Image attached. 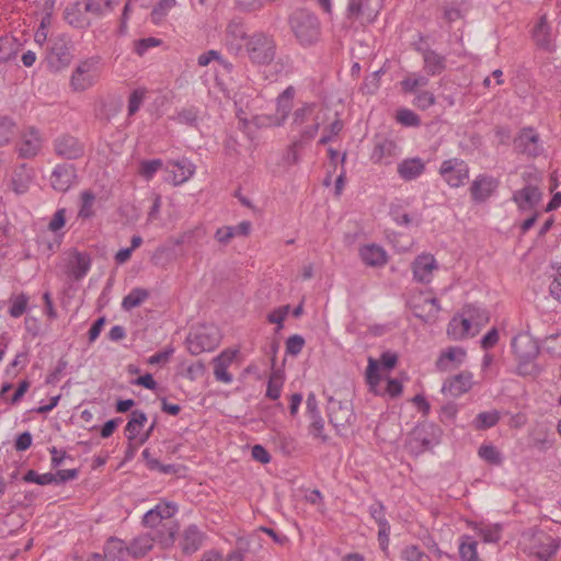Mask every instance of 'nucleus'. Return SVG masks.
I'll use <instances>...</instances> for the list:
<instances>
[{"mask_svg": "<svg viewBox=\"0 0 561 561\" xmlns=\"http://www.w3.org/2000/svg\"><path fill=\"white\" fill-rule=\"evenodd\" d=\"M289 25L301 45H311L320 37V22L309 11L297 10L289 16Z\"/></svg>", "mask_w": 561, "mask_h": 561, "instance_id": "1", "label": "nucleus"}, {"mask_svg": "<svg viewBox=\"0 0 561 561\" xmlns=\"http://www.w3.org/2000/svg\"><path fill=\"white\" fill-rule=\"evenodd\" d=\"M220 343V333L215 325H198L186 337L187 350L192 355L215 350Z\"/></svg>", "mask_w": 561, "mask_h": 561, "instance_id": "2", "label": "nucleus"}, {"mask_svg": "<svg viewBox=\"0 0 561 561\" xmlns=\"http://www.w3.org/2000/svg\"><path fill=\"white\" fill-rule=\"evenodd\" d=\"M244 46L247 54L253 64L267 65L275 58V42L265 33L260 32L249 36Z\"/></svg>", "mask_w": 561, "mask_h": 561, "instance_id": "3", "label": "nucleus"}, {"mask_svg": "<svg viewBox=\"0 0 561 561\" xmlns=\"http://www.w3.org/2000/svg\"><path fill=\"white\" fill-rule=\"evenodd\" d=\"M100 61L99 56H93L82 60L76 67L70 78V85L73 91L83 92L96 82Z\"/></svg>", "mask_w": 561, "mask_h": 561, "instance_id": "4", "label": "nucleus"}, {"mask_svg": "<svg viewBox=\"0 0 561 561\" xmlns=\"http://www.w3.org/2000/svg\"><path fill=\"white\" fill-rule=\"evenodd\" d=\"M327 411L330 423L339 433L348 428L356 419L350 400H339L330 397Z\"/></svg>", "mask_w": 561, "mask_h": 561, "instance_id": "5", "label": "nucleus"}, {"mask_svg": "<svg viewBox=\"0 0 561 561\" xmlns=\"http://www.w3.org/2000/svg\"><path fill=\"white\" fill-rule=\"evenodd\" d=\"M71 43L64 35L51 37L48 42L47 62L51 70L59 71L72 60Z\"/></svg>", "mask_w": 561, "mask_h": 561, "instance_id": "6", "label": "nucleus"}, {"mask_svg": "<svg viewBox=\"0 0 561 561\" xmlns=\"http://www.w3.org/2000/svg\"><path fill=\"white\" fill-rule=\"evenodd\" d=\"M439 173L451 187H459L469 178V168L462 160L450 159L442 163Z\"/></svg>", "mask_w": 561, "mask_h": 561, "instance_id": "7", "label": "nucleus"}, {"mask_svg": "<svg viewBox=\"0 0 561 561\" xmlns=\"http://www.w3.org/2000/svg\"><path fill=\"white\" fill-rule=\"evenodd\" d=\"M55 152L59 158L73 160L84 154V146L73 136L62 135L55 140Z\"/></svg>", "mask_w": 561, "mask_h": 561, "instance_id": "8", "label": "nucleus"}, {"mask_svg": "<svg viewBox=\"0 0 561 561\" xmlns=\"http://www.w3.org/2000/svg\"><path fill=\"white\" fill-rule=\"evenodd\" d=\"M514 148L518 153L537 157L541 152L539 136L533 128H524L514 139Z\"/></svg>", "mask_w": 561, "mask_h": 561, "instance_id": "9", "label": "nucleus"}, {"mask_svg": "<svg viewBox=\"0 0 561 561\" xmlns=\"http://www.w3.org/2000/svg\"><path fill=\"white\" fill-rule=\"evenodd\" d=\"M512 347L518 360H534L540 352L537 341L528 334L515 336L512 341Z\"/></svg>", "mask_w": 561, "mask_h": 561, "instance_id": "10", "label": "nucleus"}, {"mask_svg": "<svg viewBox=\"0 0 561 561\" xmlns=\"http://www.w3.org/2000/svg\"><path fill=\"white\" fill-rule=\"evenodd\" d=\"M499 181L490 175H479L470 187L471 198L476 203L485 202L497 188Z\"/></svg>", "mask_w": 561, "mask_h": 561, "instance_id": "11", "label": "nucleus"}, {"mask_svg": "<svg viewBox=\"0 0 561 561\" xmlns=\"http://www.w3.org/2000/svg\"><path fill=\"white\" fill-rule=\"evenodd\" d=\"M77 180L76 169L72 164H59L50 176V183L55 191L67 192Z\"/></svg>", "mask_w": 561, "mask_h": 561, "instance_id": "12", "label": "nucleus"}, {"mask_svg": "<svg viewBox=\"0 0 561 561\" xmlns=\"http://www.w3.org/2000/svg\"><path fill=\"white\" fill-rule=\"evenodd\" d=\"M244 25L240 20H232L228 23L225 34V43L229 50L240 51L242 48V42L248 41Z\"/></svg>", "mask_w": 561, "mask_h": 561, "instance_id": "13", "label": "nucleus"}, {"mask_svg": "<svg viewBox=\"0 0 561 561\" xmlns=\"http://www.w3.org/2000/svg\"><path fill=\"white\" fill-rule=\"evenodd\" d=\"M542 193L537 186L527 185L522 190L514 192L513 201L523 211L533 210L541 201Z\"/></svg>", "mask_w": 561, "mask_h": 561, "instance_id": "14", "label": "nucleus"}, {"mask_svg": "<svg viewBox=\"0 0 561 561\" xmlns=\"http://www.w3.org/2000/svg\"><path fill=\"white\" fill-rule=\"evenodd\" d=\"M472 387V374L469 371H462L453 378L447 379L443 387L442 391L444 393H448L449 396L457 398L466 392H468Z\"/></svg>", "mask_w": 561, "mask_h": 561, "instance_id": "15", "label": "nucleus"}, {"mask_svg": "<svg viewBox=\"0 0 561 561\" xmlns=\"http://www.w3.org/2000/svg\"><path fill=\"white\" fill-rule=\"evenodd\" d=\"M414 278L420 283H430L433 271L437 268L436 261L431 254L419 255L413 264Z\"/></svg>", "mask_w": 561, "mask_h": 561, "instance_id": "16", "label": "nucleus"}, {"mask_svg": "<svg viewBox=\"0 0 561 561\" xmlns=\"http://www.w3.org/2000/svg\"><path fill=\"white\" fill-rule=\"evenodd\" d=\"M33 178V170L23 163L14 169L10 181V187L18 195L24 194L28 191Z\"/></svg>", "mask_w": 561, "mask_h": 561, "instance_id": "17", "label": "nucleus"}, {"mask_svg": "<svg viewBox=\"0 0 561 561\" xmlns=\"http://www.w3.org/2000/svg\"><path fill=\"white\" fill-rule=\"evenodd\" d=\"M204 541V535L196 525H190L183 533L180 547L185 554L196 552Z\"/></svg>", "mask_w": 561, "mask_h": 561, "instance_id": "18", "label": "nucleus"}, {"mask_svg": "<svg viewBox=\"0 0 561 561\" xmlns=\"http://www.w3.org/2000/svg\"><path fill=\"white\" fill-rule=\"evenodd\" d=\"M417 50L422 53L423 61H424V70L428 76H438L445 70V68H446L445 56H443L430 48H426V49L417 48Z\"/></svg>", "mask_w": 561, "mask_h": 561, "instance_id": "19", "label": "nucleus"}, {"mask_svg": "<svg viewBox=\"0 0 561 561\" xmlns=\"http://www.w3.org/2000/svg\"><path fill=\"white\" fill-rule=\"evenodd\" d=\"M362 261L369 266H382L387 263L385 250L376 244H367L359 249Z\"/></svg>", "mask_w": 561, "mask_h": 561, "instance_id": "20", "label": "nucleus"}, {"mask_svg": "<svg viewBox=\"0 0 561 561\" xmlns=\"http://www.w3.org/2000/svg\"><path fill=\"white\" fill-rule=\"evenodd\" d=\"M236 356V352H222L219 356L215 357L214 363V375L218 381L230 383L232 376L228 373V366Z\"/></svg>", "mask_w": 561, "mask_h": 561, "instance_id": "21", "label": "nucleus"}, {"mask_svg": "<svg viewBox=\"0 0 561 561\" xmlns=\"http://www.w3.org/2000/svg\"><path fill=\"white\" fill-rule=\"evenodd\" d=\"M178 531L179 525L169 520L165 525H161V527L151 530L150 535L154 537V541L159 542L162 548H169L173 546Z\"/></svg>", "mask_w": 561, "mask_h": 561, "instance_id": "22", "label": "nucleus"}, {"mask_svg": "<svg viewBox=\"0 0 561 561\" xmlns=\"http://www.w3.org/2000/svg\"><path fill=\"white\" fill-rule=\"evenodd\" d=\"M424 170L425 164L420 158L405 159L398 165V173L405 181L416 179Z\"/></svg>", "mask_w": 561, "mask_h": 561, "instance_id": "23", "label": "nucleus"}, {"mask_svg": "<svg viewBox=\"0 0 561 561\" xmlns=\"http://www.w3.org/2000/svg\"><path fill=\"white\" fill-rule=\"evenodd\" d=\"M128 554V547L124 545V541L111 537L104 546V559L105 561H123L124 556Z\"/></svg>", "mask_w": 561, "mask_h": 561, "instance_id": "24", "label": "nucleus"}, {"mask_svg": "<svg viewBox=\"0 0 561 561\" xmlns=\"http://www.w3.org/2000/svg\"><path fill=\"white\" fill-rule=\"evenodd\" d=\"M41 149V139L37 133L32 129L28 135H25L18 147L20 157L33 158Z\"/></svg>", "mask_w": 561, "mask_h": 561, "instance_id": "25", "label": "nucleus"}, {"mask_svg": "<svg viewBox=\"0 0 561 561\" xmlns=\"http://www.w3.org/2000/svg\"><path fill=\"white\" fill-rule=\"evenodd\" d=\"M470 328V319L454 317L448 323L447 334L453 340H462L469 335Z\"/></svg>", "mask_w": 561, "mask_h": 561, "instance_id": "26", "label": "nucleus"}, {"mask_svg": "<svg viewBox=\"0 0 561 561\" xmlns=\"http://www.w3.org/2000/svg\"><path fill=\"white\" fill-rule=\"evenodd\" d=\"M154 537L150 533L135 538L128 547V554L134 558H141L153 547Z\"/></svg>", "mask_w": 561, "mask_h": 561, "instance_id": "27", "label": "nucleus"}, {"mask_svg": "<svg viewBox=\"0 0 561 561\" xmlns=\"http://www.w3.org/2000/svg\"><path fill=\"white\" fill-rule=\"evenodd\" d=\"M147 422V415L140 410H134L130 413V419L125 427L128 442L137 438L140 427Z\"/></svg>", "mask_w": 561, "mask_h": 561, "instance_id": "28", "label": "nucleus"}, {"mask_svg": "<svg viewBox=\"0 0 561 561\" xmlns=\"http://www.w3.org/2000/svg\"><path fill=\"white\" fill-rule=\"evenodd\" d=\"M70 266L73 278L79 280L89 272L91 266V259L89 254L84 252H76Z\"/></svg>", "mask_w": 561, "mask_h": 561, "instance_id": "29", "label": "nucleus"}, {"mask_svg": "<svg viewBox=\"0 0 561 561\" xmlns=\"http://www.w3.org/2000/svg\"><path fill=\"white\" fill-rule=\"evenodd\" d=\"M550 28L547 23L546 16H541L538 24L534 30V39L536 44L547 50L551 49V41H550Z\"/></svg>", "mask_w": 561, "mask_h": 561, "instance_id": "30", "label": "nucleus"}, {"mask_svg": "<svg viewBox=\"0 0 561 561\" xmlns=\"http://www.w3.org/2000/svg\"><path fill=\"white\" fill-rule=\"evenodd\" d=\"M149 296L150 294L147 289L136 287L123 298L122 308L126 311H129L136 307H139L145 300L149 298Z\"/></svg>", "mask_w": 561, "mask_h": 561, "instance_id": "31", "label": "nucleus"}, {"mask_svg": "<svg viewBox=\"0 0 561 561\" xmlns=\"http://www.w3.org/2000/svg\"><path fill=\"white\" fill-rule=\"evenodd\" d=\"M254 545L256 548H262V540L256 530L247 537H241L237 540V549L233 552H240L244 558L245 553H256L255 548H251Z\"/></svg>", "mask_w": 561, "mask_h": 561, "instance_id": "32", "label": "nucleus"}, {"mask_svg": "<svg viewBox=\"0 0 561 561\" xmlns=\"http://www.w3.org/2000/svg\"><path fill=\"white\" fill-rule=\"evenodd\" d=\"M463 314L466 319L471 320V327L476 325L477 328H481L486 324L490 320L489 313L474 305H467L463 308Z\"/></svg>", "mask_w": 561, "mask_h": 561, "instance_id": "33", "label": "nucleus"}, {"mask_svg": "<svg viewBox=\"0 0 561 561\" xmlns=\"http://www.w3.org/2000/svg\"><path fill=\"white\" fill-rule=\"evenodd\" d=\"M465 356L466 352L462 348L449 347L446 352L442 353V355L436 362V366L439 370H448V362L461 363Z\"/></svg>", "mask_w": 561, "mask_h": 561, "instance_id": "34", "label": "nucleus"}, {"mask_svg": "<svg viewBox=\"0 0 561 561\" xmlns=\"http://www.w3.org/2000/svg\"><path fill=\"white\" fill-rule=\"evenodd\" d=\"M295 95V89L293 87H288L283 91L282 94L277 98V113L280 114V124L289 114L293 106V99Z\"/></svg>", "mask_w": 561, "mask_h": 561, "instance_id": "35", "label": "nucleus"}, {"mask_svg": "<svg viewBox=\"0 0 561 561\" xmlns=\"http://www.w3.org/2000/svg\"><path fill=\"white\" fill-rule=\"evenodd\" d=\"M500 421V413L496 410L479 413L474 421L473 426L478 431H484L495 426Z\"/></svg>", "mask_w": 561, "mask_h": 561, "instance_id": "36", "label": "nucleus"}, {"mask_svg": "<svg viewBox=\"0 0 561 561\" xmlns=\"http://www.w3.org/2000/svg\"><path fill=\"white\" fill-rule=\"evenodd\" d=\"M66 21L75 27H84L88 25V21L81 15L80 3L76 2L65 10Z\"/></svg>", "mask_w": 561, "mask_h": 561, "instance_id": "37", "label": "nucleus"}, {"mask_svg": "<svg viewBox=\"0 0 561 561\" xmlns=\"http://www.w3.org/2000/svg\"><path fill=\"white\" fill-rule=\"evenodd\" d=\"M119 2L121 0H89L84 5V10L101 15L105 11H112Z\"/></svg>", "mask_w": 561, "mask_h": 561, "instance_id": "38", "label": "nucleus"}, {"mask_svg": "<svg viewBox=\"0 0 561 561\" xmlns=\"http://www.w3.org/2000/svg\"><path fill=\"white\" fill-rule=\"evenodd\" d=\"M95 203V194L91 190H85L81 193V207L79 217L90 218L94 215L93 206Z\"/></svg>", "mask_w": 561, "mask_h": 561, "instance_id": "39", "label": "nucleus"}, {"mask_svg": "<svg viewBox=\"0 0 561 561\" xmlns=\"http://www.w3.org/2000/svg\"><path fill=\"white\" fill-rule=\"evenodd\" d=\"M478 455L490 465L500 466L503 461L501 453L492 445L480 446Z\"/></svg>", "mask_w": 561, "mask_h": 561, "instance_id": "40", "label": "nucleus"}, {"mask_svg": "<svg viewBox=\"0 0 561 561\" xmlns=\"http://www.w3.org/2000/svg\"><path fill=\"white\" fill-rule=\"evenodd\" d=\"M15 135V123L7 117H0V147L9 144Z\"/></svg>", "mask_w": 561, "mask_h": 561, "instance_id": "41", "label": "nucleus"}, {"mask_svg": "<svg viewBox=\"0 0 561 561\" xmlns=\"http://www.w3.org/2000/svg\"><path fill=\"white\" fill-rule=\"evenodd\" d=\"M23 480L28 483H37L39 485H46L54 482H57L56 476L54 473H44L38 474L35 470H28L24 476Z\"/></svg>", "mask_w": 561, "mask_h": 561, "instance_id": "42", "label": "nucleus"}, {"mask_svg": "<svg viewBox=\"0 0 561 561\" xmlns=\"http://www.w3.org/2000/svg\"><path fill=\"white\" fill-rule=\"evenodd\" d=\"M175 167L180 170V173H174L175 184H181L187 181L194 173V167L187 160L178 161Z\"/></svg>", "mask_w": 561, "mask_h": 561, "instance_id": "43", "label": "nucleus"}, {"mask_svg": "<svg viewBox=\"0 0 561 561\" xmlns=\"http://www.w3.org/2000/svg\"><path fill=\"white\" fill-rule=\"evenodd\" d=\"M380 379H381V377L379 375L378 363H377V360H375L374 358L370 357L368 359V366L366 369V380L371 390H374L378 386V383L380 382Z\"/></svg>", "mask_w": 561, "mask_h": 561, "instance_id": "44", "label": "nucleus"}, {"mask_svg": "<svg viewBox=\"0 0 561 561\" xmlns=\"http://www.w3.org/2000/svg\"><path fill=\"white\" fill-rule=\"evenodd\" d=\"M175 5V0H161L151 11V20L158 24L167 15V12Z\"/></svg>", "mask_w": 561, "mask_h": 561, "instance_id": "45", "label": "nucleus"}, {"mask_svg": "<svg viewBox=\"0 0 561 561\" xmlns=\"http://www.w3.org/2000/svg\"><path fill=\"white\" fill-rule=\"evenodd\" d=\"M266 0H236V8L242 13H253L261 10Z\"/></svg>", "mask_w": 561, "mask_h": 561, "instance_id": "46", "label": "nucleus"}, {"mask_svg": "<svg viewBox=\"0 0 561 561\" xmlns=\"http://www.w3.org/2000/svg\"><path fill=\"white\" fill-rule=\"evenodd\" d=\"M397 121L404 126H419L421 121L420 117L408 108H401L397 112Z\"/></svg>", "mask_w": 561, "mask_h": 561, "instance_id": "47", "label": "nucleus"}, {"mask_svg": "<svg viewBox=\"0 0 561 561\" xmlns=\"http://www.w3.org/2000/svg\"><path fill=\"white\" fill-rule=\"evenodd\" d=\"M289 309V305H285L268 313L267 321L277 324L276 332H279L283 329V321L287 317Z\"/></svg>", "mask_w": 561, "mask_h": 561, "instance_id": "48", "label": "nucleus"}, {"mask_svg": "<svg viewBox=\"0 0 561 561\" xmlns=\"http://www.w3.org/2000/svg\"><path fill=\"white\" fill-rule=\"evenodd\" d=\"M283 385V379L279 375L276 373H273V375L270 377L268 383H267V390L266 396L271 400H276L280 396V388Z\"/></svg>", "mask_w": 561, "mask_h": 561, "instance_id": "49", "label": "nucleus"}, {"mask_svg": "<svg viewBox=\"0 0 561 561\" xmlns=\"http://www.w3.org/2000/svg\"><path fill=\"white\" fill-rule=\"evenodd\" d=\"M402 557L407 561H432L426 553L414 545L405 547L402 551Z\"/></svg>", "mask_w": 561, "mask_h": 561, "instance_id": "50", "label": "nucleus"}, {"mask_svg": "<svg viewBox=\"0 0 561 561\" xmlns=\"http://www.w3.org/2000/svg\"><path fill=\"white\" fill-rule=\"evenodd\" d=\"M305 346V339L299 334L289 336L286 341V353L291 356H297Z\"/></svg>", "mask_w": 561, "mask_h": 561, "instance_id": "51", "label": "nucleus"}, {"mask_svg": "<svg viewBox=\"0 0 561 561\" xmlns=\"http://www.w3.org/2000/svg\"><path fill=\"white\" fill-rule=\"evenodd\" d=\"M543 348L552 356H561V335L552 334L546 337Z\"/></svg>", "mask_w": 561, "mask_h": 561, "instance_id": "52", "label": "nucleus"}, {"mask_svg": "<svg viewBox=\"0 0 561 561\" xmlns=\"http://www.w3.org/2000/svg\"><path fill=\"white\" fill-rule=\"evenodd\" d=\"M27 301L28 298L24 294L16 296L9 309L10 316L13 318L21 317L26 310Z\"/></svg>", "mask_w": 561, "mask_h": 561, "instance_id": "53", "label": "nucleus"}, {"mask_svg": "<svg viewBox=\"0 0 561 561\" xmlns=\"http://www.w3.org/2000/svg\"><path fill=\"white\" fill-rule=\"evenodd\" d=\"M161 167L162 161L160 159L145 160L140 163V174L146 179H151Z\"/></svg>", "mask_w": 561, "mask_h": 561, "instance_id": "54", "label": "nucleus"}, {"mask_svg": "<svg viewBox=\"0 0 561 561\" xmlns=\"http://www.w3.org/2000/svg\"><path fill=\"white\" fill-rule=\"evenodd\" d=\"M459 554L463 561H476L478 558L477 542H461L459 547Z\"/></svg>", "mask_w": 561, "mask_h": 561, "instance_id": "55", "label": "nucleus"}, {"mask_svg": "<svg viewBox=\"0 0 561 561\" xmlns=\"http://www.w3.org/2000/svg\"><path fill=\"white\" fill-rule=\"evenodd\" d=\"M428 83V79L424 76L415 78L408 77L401 81L402 89L405 92H414L419 87H425Z\"/></svg>", "mask_w": 561, "mask_h": 561, "instance_id": "56", "label": "nucleus"}, {"mask_svg": "<svg viewBox=\"0 0 561 561\" xmlns=\"http://www.w3.org/2000/svg\"><path fill=\"white\" fill-rule=\"evenodd\" d=\"M160 44H161V39L156 38V37L141 38L136 42L135 51L139 56H142L149 48L159 46Z\"/></svg>", "mask_w": 561, "mask_h": 561, "instance_id": "57", "label": "nucleus"}, {"mask_svg": "<svg viewBox=\"0 0 561 561\" xmlns=\"http://www.w3.org/2000/svg\"><path fill=\"white\" fill-rule=\"evenodd\" d=\"M197 116V111L194 107L183 108L178 113V121L182 124L196 126Z\"/></svg>", "mask_w": 561, "mask_h": 561, "instance_id": "58", "label": "nucleus"}, {"mask_svg": "<svg viewBox=\"0 0 561 561\" xmlns=\"http://www.w3.org/2000/svg\"><path fill=\"white\" fill-rule=\"evenodd\" d=\"M65 224H66V209L60 208L54 214L51 220L48 224V229L51 232H57L65 226Z\"/></svg>", "mask_w": 561, "mask_h": 561, "instance_id": "59", "label": "nucleus"}, {"mask_svg": "<svg viewBox=\"0 0 561 561\" xmlns=\"http://www.w3.org/2000/svg\"><path fill=\"white\" fill-rule=\"evenodd\" d=\"M435 103V96L428 91L419 93L414 100V105L421 110H426Z\"/></svg>", "mask_w": 561, "mask_h": 561, "instance_id": "60", "label": "nucleus"}, {"mask_svg": "<svg viewBox=\"0 0 561 561\" xmlns=\"http://www.w3.org/2000/svg\"><path fill=\"white\" fill-rule=\"evenodd\" d=\"M158 515L159 512L154 511L153 508L148 511L142 518L144 525L152 528V530L161 527V525H165L167 523H163V520Z\"/></svg>", "mask_w": 561, "mask_h": 561, "instance_id": "61", "label": "nucleus"}, {"mask_svg": "<svg viewBox=\"0 0 561 561\" xmlns=\"http://www.w3.org/2000/svg\"><path fill=\"white\" fill-rule=\"evenodd\" d=\"M517 370L522 376H537L540 373V368L533 360H518Z\"/></svg>", "mask_w": 561, "mask_h": 561, "instance_id": "62", "label": "nucleus"}, {"mask_svg": "<svg viewBox=\"0 0 561 561\" xmlns=\"http://www.w3.org/2000/svg\"><path fill=\"white\" fill-rule=\"evenodd\" d=\"M392 148L393 142L390 140H383L381 142H378L374 148L373 158L379 161L386 154H390Z\"/></svg>", "mask_w": 561, "mask_h": 561, "instance_id": "63", "label": "nucleus"}, {"mask_svg": "<svg viewBox=\"0 0 561 561\" xmlns=\"http://www.w3.org/2000/svg\"><path fill=\"white\" fill-rule=\"evenodd\" d=\"M144 101V93L135 90L130 95L128 100V115L133 116L136 114V112L139 110L141 103Z\"/></svg>", "mask_w": 561, "mask_h": 561, "instance_id": "64", "label": "nucleus"}]
</instances>
